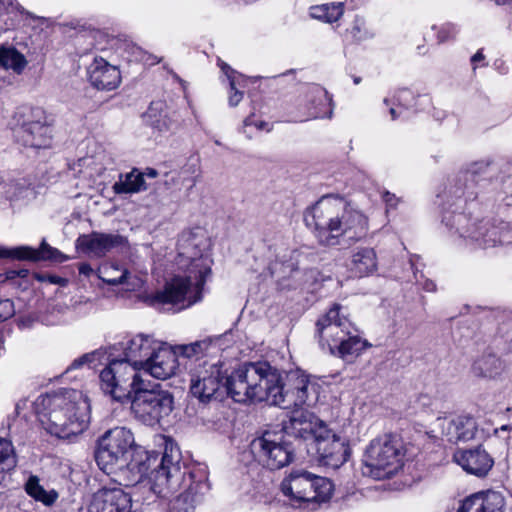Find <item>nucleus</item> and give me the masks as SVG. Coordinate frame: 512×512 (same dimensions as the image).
<instances>
[{
	"label": "nucleus",
	"mask_w": 512,
	"mask_h": 512,
	"mask_svg": "<svg viewBox=\"0 0 512 512\" xmlns=\"http://www.w3.org/2000/svg\"><path fill=\"white\" fill-rule=\"evenodd\" d=\"M316 385L300 370L285 373L269 362H247L225 376L218 364H207L191 375L190 392L201 403L222 400L229 395L235 402H266L283 409L310 404Z\"/></svg>",
	"instance_id": "obj_1"
},
{
	"label": "nucleus",
	"mask_w": 512,
	"mask_h": 512,
	"mask_svg": "<svg viewBox=\"0 0 512 512\" xmlns=\"http://www.w3.org/2000/svg\"><path fill=\"white\" fill-rule=\"evenodd\" d=\"M492 164L488 160L470 163L448 177L436 195L442 224L452 235L481 248L494 247L501 241L499 229L473 212L478 198L477 179L488 175Z\"/></svg>",
	"instance_id": "obj_2"
},
{
	"label": "nucleus",
	"mask_w": 512,
	"mask_h": 512,
	"mask_svg": "<svg viewBox=\"0 0 512 512\" xmlns=\"http://www.w3.org/2000/svg\"><path fill=\"white\" fill-rule=\"evenodd\" d=\"M150 490L159 497L182 490L171 503L173 512H195L209 491L207 467L181 465L179 449L173 441H165L161 462L149 477Z\"/></svg>",
	"instance_id": "obj_3"
},
{
	"label": "nucleus",
	"mask_w": 512,
	"mask_h": 512,
	"mask_svg": "<svg viewBox=\"0 0 512 512\" xmlns=\"http://www.w3.org/2000/svg\"><path fill=\"white\" fill-rule=\"evenodd\" d=\"M304 221L313 229L319 244L326 247L354 244L363 240L369 231L366 215L336 195L323 196L307 208Z\"/></svg>",
	"instance_id": "obj_4"
},
{
	"label": "nucleus",
	"mask_w": 512,
	"mask_h": 512,
	"mask_svg": "<svg viewBox=\"0 0 512 512\" xmlns=\"http://www.w3.org/2000/svg\"><path fill=\"white\" fill-rule=\"evenodd\" d=\"M206 240L193 232H184L178 240L177 263L185 268L187 275L176 276L167 282L162 291H158L154 304H180V309L189 307L202 299V290L206 277L211 273L212 260L203 254Z\"/></svg>",
	"instance_id": "obj_5"
},
{
	"label": "nucleus",
	"mask_w": 512,
	"mask_h": 512,
	"mask_svg": "<svg viewBox=\"0 0 512 512\" xmlns=\"http://www.w3.org/2000/svg\"><path fill=\"white\" fill-rule=\"evenodd\" d=\"M35 406L43 428L58 438L78 435L88 427L90 405L78 390L40 395Z\"/></svg>",
	"instance_id": "obj_6"
},
{
	"label": "nucleus",
	"mask_w": 512,
	"mask_h": 512,
	"mask_svg": "<svg viewBox=\"0 0 512 512\" xmlns=\"http://www.w3.org/2000/svg\"><path fill=\"white\" fill-rule=\"evenodd\" d=\"M341 306L334 304L316 322L315 337L323 351L346 358L359 355L368 345L357 328L345 316L340 315Z\"/></svg>",
	"instance_id": "obj_7"
},
{
	"label": "nucleus",
	"mask_w": 512,
	"mask_h": 512,
	"mask_svg": "<svg viewBox=\"0 0 512 512\" xmlns=\"http://www.w3.org/2000/svg\"><path fill=\"white\" fill-rule=\"evenodd\" d=\"M403 456L404 446L399 436L377 437L366 449L362 473L377 480L390 478L402 467Z\"/></svg>",
	"instance_id": "obj_8"
},
{
	"label": "nucleus",
	"mask_w": 512,
	"mask_h": 512,
	"mask_svg": "<svg viewBox=\"0 0 512 512\" xmlns=\"http://www.w3.org/2000/svg\"><path fill=\"white\" fill-rule=\"evenodd\" d=\"M133 447V433L125 427H115L98 439L94 458L99 469L109 475L129 465Z\"/></svg>",
	"instance_id": "obj_9"
},
{
	"label": "nucleus",
	"mask_w": 512,
	"mask_h": 512,
	"mask_svg": "<svg viewBox=\"0 0 512 512\" xmlns=\"http://www.w3.org/2000/svg\"><path fill=\"white\" fill-rule=\"evenodd\" d=\"M281 490L293 506L300 507L302 504L327 502L332 496L333 484L328 478L297 469L282 481Z\"/></svg>",
	"instance_id": "obj_10"
},
{
	"label": "nucleus",
	"mask_w": 512,
	"mask_h": 512,
	"mask_svg": "<svg viewBox=\"0 0 512 512\" xmlns=\"http://www.w3.org/2000/svg\"><path fill=\"white\" fill-rule=\"evenodd\" d=\"M129 401L135 418L151 427L161 424L174 409L173 394L159 384L151 386L148 380Z\"/></svg>",
	"instance_id": "obj_11"
},
{
	"label": "nucleus",
	"mask_w": 512,
	"mask_h": 512,
	"mask_svg": "<svg viewBox=\"0 0 512 512\" xmlns=\"http://www.w3.org/2000/svg\"><path fill=\"white\" fill-rule=\"evenodd\" d=\"M99 378L102 390L119 402L129 401L147 380L141 370L123 358L112 359Z\"/></svg>",
	"instance_id": "obj_12"
},
{
	"label": "nucleus",
	"mask_w": 512,
	"mask_h": 512,
	"mask_svg": "<svg viewBox=\"0 0 512 512\" xmlns=\"http://www.w3.org/2000/svg\"><path fill=\"white\" fill-rule=\"evenodd\" d=\"M250 449L255 459L270 470L281 469L294 459L295 448L280 433L264 432L252 440Z\"/></svg>",
	"instance_id": "obj_13"
},
{
	"label": "nucleus",
	"mask_w": 512,
	"mask_h": 512,
	"mask_svg": "<svg viewBox=\"0 0 512 512\" xmlns=\"http://www.w3.org/2000/svg\"><path fill=\"white\" fill-rule=\"evenodd\" d=\"M317 441L307 445V453L319 464L333 469L342 466L349 458L351 450L348 440L333 433L328 428H321Z\"/></svg>",
	"instance_id": "obj_14"
},
{
	"label": "nucleus",
	"mask_w": 512,
	"mask_h": 512,
	"mask_svg": "<svg viewBox=\"0 0 512 512\" xmlns=\"http://www.w3.org/2000/svg\"><path fill=\"white\" fill-rule=\"evenodd\" d=\"M128 239L118 233L92 231L81 234L75 241V247L90 258L101 259L116 250L128 248Z\"/></svg>",
	"instance_id": "obj_15"
},
{
	"label": "nucleus",
	"mask_w": 512,
	"mask_h": 512,
	"mask_svg": "<svg viewBox=\"0 0 512 512\" xmlns=\"http://www.w3.org/2000/svg\"><path fill=\"white\" fill-rule=\"evenodd\" d=\"M321 428L327 426L312 413L305 410H294L287 423L283 425V431L290 437H294L299 444H314L320 433Z\"/></svg>",
	"instance_id": "obj_16"
},
{
	"label": "nucleus",
	"mask_w": 512,
	"mask_h": 512,
	"mask_svg": "<svg viewBox=\"0 0 512 512\" xmlns=\"http://www.w3.org/2000/svg\"><path fill=\"white\" fill-rule=\"evenodd\" d=\"M419 96L408 88L389 93L382 101V113H387L391 121L401 123L408 120L416 111Z\"/></svg>",
	"instance_id": "obj_17"
},
{
	"label": "nucleus",
	"mask_w": 512,
	"mask_h": 512,
	"mask_svg": "<svg viewBox=\"0 0 512 512\" xmlns=\"http://www.w3.org/2000/svg\"><path fill=\"white\" fill-rule=\"evenodd\" d=\"M90 512H136L132 511L131 496L120 485L98 490L90 504Z\"/></svg>",
	"instance_id": "obj_18"
},
{
	"label": "nucleus",
	"mask_w": 512,
	"mask_h": 512,
	"mask_svg": "<svg viewBox=\"0 0 512 512\" xmlns=\"http://www.w3.org/2000/svg\"><path fill=\"white\" fill-rule=\"evenodd\" d=\"M181 365L178 362L174 347L161 342V347L155 349V353L148 358L142 368L143 375H151L154 378L165 380L176 373Z\"/></svg>",
	"instance_id": "obj_19"
},
{
	"label": "nucleus",
	"mask_w": 512,
	"mask_h": 512,
	"mask_svg": "<svg viewBox=\"0 0 512 512\" xmlns=\"http://www.w3.org/2000/svg\"><path fill=\"white\" fill-rule=\"evenodd\" d=\"M436 425L441 429L442 435L452 443L472 440L478 434L477 422L471 415L439 417L436 419Z\"/></svg>",
	"instance_id": "obj_20"
},
{
	"label": "nucleus",
	"mask_w": 512,
	"mask_h": 512,
	"mask_svg": "<svg viewBox=\"0 0 512 512\" xmlns=\"http://www.w3.org/2000/svg\"><path fill=\"white\" fill-rule=\"evenodd\" d=\"M11 258L17 260L40 261L50 260L57 263H63L70 259L57 248L50 246L45 240L41 242L39 249L29 246H18L14 248L0 247V259Z\"/></svg>",
	"instance_id": "obj_21"
},
{
	"label": "nucleus",
	"mask_w": 512,
	"mask_h": 512,
	"mask_svg": "<svg viewBox=\"0 0 512 512\" xmlns=\"http://www.w3.org/2000/svg\"><path fill=\"white\" fill-rule=\"evenodd\" d=\"M122 345L123 359L142 371L148 358L155 353V349L161 347V342L155 340L151 335L139 333Z\"/></svg>",
	"instance_id": "obj_22"
},
{
	"label": "nucleus",
	"mask_w": 512,
	"mask_h": 512,
	"mask_svg": "<svg viewBox=\"0 0 512 512\" xmlns=\"http://www.w3.org/2000/svg\"><path fill=\"white\" fill-rule=\"evenodd\" d=\"M270 271L278 279L281 289L291 290L305 286L315 278V270H301L292 261L271 264Z\"/></svg>",
	"instance_id": "obj_23"
},
{
	"label": "nucleus",
	"mask_w": 512,
	"mask_h": 512,
	"mask_svg": "<svg viewBox=\"0 0 512 512\" xmlns=\"http://www.w3.org/2000/svg\"><path fill=\"white\" fill-rule=\"evenodd\" d=\"M87 72L90 83L98 90H113L121 81L117 67L109 64L102 57H95Z\"/></svg>",
	"instance_id": "obj_24"
},
{
	"label": "nucleus",
	"mask_w": 512,
	"mask_h": 512,
	"mask_svg": "<svg viewBox=\"0 0 512 512\" xmlns=\"http://www.w3.org/2000/svg\"><path fill=\"white\" fill-rule=\"evenodd\" d=\"M454 460L467 473L478 477L485 476L494 464L492 457L480 447L457 451Z\"/></svg>",
	"instance_id": "obj_25"
},
{
	"label": "nucleus",
	"mask_w": 512,
	"mask_h": 512,
	"mask_svg": "<svg viewBox=\"0 0 512 512\" xmlns=\"http://www.w3.org/2000/svg\"><path fill=\"white\" fill-rule=\"evenodd\" d=\"M96 274L99 279L112 286L123 284L134 289L139 281V279L133 277L126 268L112 263L101 265L96 271Z\"/></svg>",
	"instance_id": "obj_26"
},
{
	"label": "nucleus",
	"mask_w": 512,
	"mask_h": 512,
	"mask_svg": "<svg viewBox=\"0 0 512 512\" xmlns=\"http://www.w3.org/2000/svg\"><path fill=\"white\" fill-rule=\"evenodd\" d=\"M309 114L312 118H330L333 113L332 96L321 86H313L309 91Z\"/></svg>",
	"instance_id": "obj_27"
},
{
	"label": "nucleus",
	"mask_w": 512,
	"mask_h": 512,
	"mask_svg": "<svg viewBox=\"0 0 512 512\" xmlns=\"http://www.w3.org/2000/svg\"><path fill=\"white\" fill-rule=\"evenodd\" d=\"M350 270L358 277L372 274L377 269V256L373 248L362 247L353 252Z\"/></svg>",
	"instance_id": "obj_28"
},
{
	"label": "nucleus",
	"mask_w": 512,
	"mask_h": 512,
	"mask_svg": "<svg viewBox=\"0 0 512 512\" xmlns=\"http://www.w3.org/2000/svg\"><path fill=\"white\" fill-rule=\"evenodd\" d=\"M113 191L116 194H135L148 189L144 175L137 168L126 174H120L119 180L114 183Z\"/></svg>",
	"instance_id": "obj_29"
},
{
	"label": "nucleus",
	"mask_w": 512,
	"mask_h": 512,
	"mask_svg": "<svg viewBox=\"0 0 512 512\" xmlns=\"http://www.w3.org/2000/svg\"><path fill=\"white\" fill-rule=\"evenodd\" d=\"M15 120L16 125L25 126L32 124V126H39L40 128L54 124L52 116H48L43 108L34 106L19 108L15 114Z\"/></svg>",
	"instance_id": "obj_30"
},
{
	"label": "nucleus",
	"mask_w": 512,
	"mask_h": 512,
	"mask_svg": "<svg viewBox=\"0 0 512 512\" xmlns=\"http://www.w3.org/2000/svg\"><path fill=\"white\" fill-rule=\"evenodd\" d=\"M503 371V363L495 354L487 353L477 358L472 365L476 377L495 378Z\"/></svg>",
	"instance_id": "obj_31"
},
{
	"label": "nucleus",
	"mask_w": 512,
	"mask_h": 512,
	"mask_svg": "<svg viewBox=\"0 0 512 512\" xmlns=\"http://www.w3.org/2000/svg\"><path fill=\"white\" fill-rule=\"evenodd\" d=\"M211 345L212 339L206 338L190 344L176 345L174 350L177 354L178 362L186 365V360H200L207 353Z\"/></svg>",
	"instance_id": "obj_32"
},
{
	"label": "nucleus",
	"mask_w": 512,
	"mask_h": 512,
	"mask_svg": "<svg viewBox=\"0 0 512 512\" xmlns=\"http://www.w3.org/2000/svg\"><path fill=\"white\" fill-rule=\"evenodd\" d=\"M344 2H330L310 7V16L325 23H335L344 14Z\"/></svg>",
	"instance_id": "obj_33"
},
{
	"label": "nucleus",
	"mask_w": 512,
	"mask_h": 512,
	"mask_svg": "<svg viewBox=\"0 0 512 512\" xmlns=\"http://www.w3.org/2000/svg\"><path fill=\"white\" fill-rule=\"evenodd\" d=\"M0 7L6 9L8 17L13 19L14 30L25 25H30L35 20L42 19L27 11L17 0H0Z\"/></svg>",
	"instance_id": "obj_34"
},
{
	"label": "nucleus",
	"mask_w": 512,
	"mask_h": 512,
	"mask_svg": "<svg viewBox=\"0 0 512 512\" xmlns=\"http://www.w3.org/2000/svg\"><path fill=\"white\" fill-rule=\"evenodd\" d=\"M143 119L146 125H150L153 128L168 127L171 125L166 103L161 100L151 102L149 108L143 114Z\"/></svg>",
	"instance_id": "obj_35"
},
{
	"label": "nucleus",
	"mask_w": 512,
	"mask_h": 512,
	"mask_svg": "<svg viewBox=\"0 0 512 512\" xmlns=\"http://www.w3.org/2000/svg\"><path fill=\"white\" fill-rule=\"evenodd\" d=\"M26 493L34 500L50 506L55 503L58 493L55 490L46 491L37 476L31 475L25 483Z\"/></svg>",
	"instance_id": "obj_36"
},
{
	"label": "nucleus",
	"mask_w": 512,
	"mask_h": 512,
	"mask_svg": "<svg viewBox=\"0 0 512 512\" xmlns=\"http://www.w3.org/2000/svg\"><path fill=\"white\" fill-rule=\"evenodd\" d=\"M27 60L16 48L11 46L0 47V67L11 69L20 74L25 69Z\"/></svg>",
	"instance_id": "obj_37"
},
{
	"label": "nucleus",
	"mask_w": 512,
	"mask_h": 512,
	"mask_svg": "<svg viewBox=\"0 0 512 512\" xmlns=\"http://www.w3.org/2000/svg\"><path fill=\"white\" fill-rule=\"evenodd\" d=\"M18 139L23 141L24 145L35 149L49 148L51 146V137L44 130H17Z\"/></svg>",
	"instance_id": "obj_38"
},
{
	"label": "nucleus",
	"mask_w": 512,
	"mask_h": 512,
	"mask_svg": "<svg viewBox=\"0 0 512 512\" xmlns=\"http://www.w3.org/2000/svg\"><path fill=\"white\" fill-rule=\"evenodd\" d=\"M218 65L223 74L226 76L230 89H243L247 86L249 80L255 83L258 79L261 78L260 76L247 77L243 74H240L223 61L219 62Z\"/></svg>",
	"instance_id": "obj_39"
},
{
	"label": "nucleus",
	"mask_w": 512,
	"mask_h": 512,
	"mask_svg": "<svg viewBox=\"0 0 512 512\" xmlns=\"http://www.w3.org/2000/svg\"><path fill=\"white\" fill-rule=\"evenodd\" d=\"M479 493L484 506L483 512H504L505 499L500 492L488 490Z\"/></svg>",
	"instance_id": "obj_40"
},
{
	"label": "nucleus",
	"mask_w": 512,
	"mask_h": 512,
	"mask_svg": "<svg viewBox=\"0 0 512 512\" xmlns=\"http://www.w3.org/2000/svg\"><path fill=\"white\" fill-rule=\"evenodd\" d=\"M16 455L10 441L0 438V474L12 470L16 466Z\"/></svg>",
	"instance_id": "obj_41"
},
{
	"label": "nucleus",
	"mask_w": 512,
	"mask_h": 512,
	"mask_svg": "<svg viewBox=\"0 0 512 512\" xmlns=\"http://www.w3.org/2000/svg\"><path fill=\"white\" fill-rule=\"evenodd\" d=\"M432 29L436 31L438 43H445L453 40L459 33V27L451 22H446L439 26L434 25Z\"/></svg>",
	"instance_id": "obj_42"
},
{
	"label": "nucleus",
	"mask_w": 512,
	"mask_h": 512,
	"mask_svg": "<svg viewBox=\"0 0 512 512\" xmlns=\"http://www.w3.org/2000/svg\"><path fill=\"white\" fill-rule=\"evenodd\" d=\"M484 506H482L480 493H475L462 501L461 506L457 512H483Z\"/></svg>",
	"instance_id": "obj_43"
},
{
	"label": "nucleus",
	"mask_w": 512,
	"mask_h": 512,
	"mask_svg": "<svg viewBox=\"0 0 512 512\" xmlns=\"http://www.w3.org/2000/svg\"><path fill=\"white\" fill-rule=\"evenodd\" d=\"M15 312L14 302L11 299L0 300V323L11 319Z\"/></svg>",
	"instance_id": "obj_44"
},
{
	"label": "nucleus",
	"mask_w": 512,
	"mask_h": 512,
	"mask_svg": "<svg viewBox=\"0 0 512 512\" xmlns=\"http://www.w3.org/2000/svg\"><path fill=\"white\" fill-rule=\"evenodd\" d=\"M364 22L361 18L356 17L352 23L348 33L354 40L360 41L364 38L365 33L363 32Z\"/></svg>",
	"instance_id": "obj_45"
},
{
	"label": "nucleus",
	"mask_w": 512,
	"mask_h": 512,
	"mask_svg": "<svg viewBox=\"0 0 512 512\" xmlns=\"http://www.w3.org/2000/svg\"><path fill=\"white\" fill-rule=\"evenodd\" d=\"M14 30L13 19L8 17L6 9L0 7V34Z\"/></svg>",
	"instance_id": "obj_46"
},
{
	"label": "nucleus",
	"mask_w": 512,
	"mask_h": 512,
	"mask_svg": "<svg viewBox=\"0 0 512 512\" xmlns=\"http://www.w3.org/2000/svg\"><path fill=\"white\" fill-rule=\"evenodd\" d=\"M94 359H95V353L84 354V355L80 356L79 358L74 359L72 361V363L69 365V367L67 368V371L73 370V369H78V368L82 367L84 364L91 363Z\"/></svg>",
	"instance_id": "obj_47"
},
{
	"label": "nucleus",
	"mask_w": 512,
	"mask_h": 512,
	"mask_svg": "<svg viewBox=\"0 0 512 512\" xmlns=\"http://www.w3.org/2000/svg\"><path fill=\"white\" fill-rule=\"evenodd\" d=\"M25 193H27V189L13 184L11 185L10 190L6 191V198L10 201H16L24 197Z\"/></svg>",
	"instance_id": "obj_48"
},
{
	"label": "nucleus",
	"mask_w": 512,
	"mask_h": 512,
	"mask_svg": "<svg viewBox=\"0 0 512 512\" xmlns=\"http://www.w3.org/2000/svg\"><path fill=\"white\" fill-rule=\"evenodd\" d=\"M415 281L418 285H421L422 288L428 292H433L436 289V285L432 280L424 278L423 274L418 276L417 272H414Z\"/></svg>",
	"instance_id": "obj_49"
},
{
	"label": "nucleus",
	"mask_w": 512,
	"mask_h": 512,
	"mask_svg": "<svg viewBox=\"0 0 512 512\" xmlns=\"http://www.w3.org/2000/svg\"><path fill=\"white\" fill-rule=\"evenodd\" d=\"M244 92L239 89H230L228 103L231 107L237 106L243 99Z\"/></svg>",
	"instance_id": "obj_50"
},
{
	"label": "nucleus",
	"mask_w": 512,
	"mask_h": 512,
	"mask_svg": "<svg viewBox=\"0 0 512 512\" xmlns=\"http://www.w3.org/2000/svg\"><path fill=\"white\" fill-rule=\"evenodd\" d=\"M382 200L386 203V205L390 208H395L399 199L395 196V194L390 193L389 191H385L382 194Z\"/></svg>",
	"instance_id": "obj_51"
},
{
	"label": "nucleus",
	"mask_w": 512,
	"mask_h": 512,
	"mask_svg": "<svg viewBox=\"0 0 512 512\" xmlns=\"http://www.w3.org/2000/svg\"><path fill=\"white\" fill-rule=\"evenodd\" d=\"M79 273L86 277L96 273L89 263H81L78 267Z\"/></svg>",
	"instance_id": "obj_52"
},
{
	"label": "nucleus",
	"mask_w": 512,
	"mask_h": 512,
	"mask_svg": "<svg viewBox=\"0 0 512 512\" xmlns=\"http://www.w3.org/2000/svg\"><path fill=\"white\" fill-rule=\"evenodd\" d=\"M485 60V56L483 54L482 49L478 50L472 57H471V63L473 65V69H476V64L483 62Z\"/></svg>",
	"instance_id": "obj_53"
},
{
	"label": "nucleus",
	"mask_w": 512,
	"mask_h": 512,
	"mask_svg": "<svg viewBox=\"0 0 512 512\" xmlns=\"http://www.w3.org/2000/svg\"><path fill=\"white\" fill-rule=\"evenodd\" d=\"M141 174L144 175V178L148 177V178H152V179L156 178L159 175V173L156 169L150 168V167L146 168L143 172H141Z\"/></svg>",
	"instance_id": "obj_54"
},
{
	"label": "nucleus",
	"mask_w": 512,
	"mask_h": 512,
	"mask_svg": "<svg viewBox=\"0 0 512 512\" xmlns=\"http://www.w3.org/2000/svg\"><path fill=\"white\" fill-rule=\"evenodd\" d=\"M6 277L8 279H14L15 277H18L17 270H8L6 272Z\"/></svg>",
	"instance_id": "obj_55"
},
{
	"label": "nucleus",
	"mask_w": 512,
	"mask_h": 512,
	"mask_svg": "<svg viewBox=\"0 0 512 512\" xmlns=\"http://www.w3.org/2000/svg\"><path fill=\"white\" fill-rule=\"evenodd\" d=\"M29 271L27 269L17 270L18 277L25 278L28 275Z\"/></svg>",
	"instance_id": "obj_56"
},
{
	"label": "nucleus",
	"mask_w": 512,
	"mask_h": 512,
	"mask_svg": "<svg viewBox=\"0 0 512 512\" xmlns=\"http://www.w3.org/2000/svg\"><path fill=\"white\" fill-rule=\"evenodd\" d=\"M28 321H26L25 319H20L18 321V326L19 327H26L28 324H27Z\"/></svg>",
	"instance_id": "obj_57"
},
{
	"label": "nucleus",
	"mask_w": 512,
	"mask_h": 512,
	"mask_svg": "<svg viewBox=\"0 0 512 512\" xmlns=\"http://www.w3.org/2000/svg\"><path fill=\"white\" fill-rule=\"evenodd\" d=\"M511 0H495V2L499 5H504L509 3Z\"/></svg>",
	"instance_id": "obj_58"
},
{
	"label": "nucleus",
	"mask_w": 512,
	"mask_h": 512,
	"mask_svg": "<svg viewBox=\"0 0 512 512\" xmlns=\"http://www.w3.org/2000/svg\"><path fill=\"white\" fill-rule=\"evenodd\" d=\"M353 81L355 84H359L361 82V78L355 77Z\"/></svg>",
	"instance_id": "obj_59"
},
{
	"label": "nucleus",
	"mask_w": 512,
	"mask_h": 512,
	"mask_svg": "<svg viewBox=\"0 0 512 512\" xmlns=\"http://www.w3.org/2000/svg\"><path fill=\"white\" fill-rule=\"evenodd\" d=\"M289 73H293V70H289L286 73H284L283 75H286V74H289Z\"/></svg>",
	"instance_id": "obj_60"
}]
</instances>
